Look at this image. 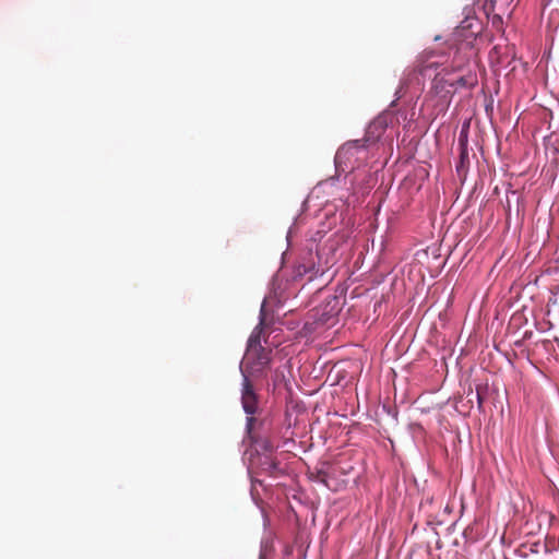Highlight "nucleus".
<instances>
[{
    "mask_svg": "<svg viewBox=\"0 0 559 559\" xmlns=\"http://www.w3.org/2000/svg\"><path fill=\"white\" fill-rule=\"evenodd\" d=\"M478 32H471L468 36L460 41H454L455 50L451 60L452 72H466L455 82L449 83L451 86L473 87L477 83L476 75L469 70L472 58L475 56L473 43Z\"/></svg>",
    "mask_w": 559,
    "mask_h": 559,
    "instance_id": "f257e3e1",
    "label": "nucleus"
},
{
    "mask_svg": "<svg viewBox=\"0 0 559 559\" xmlns=\"http://www.w3.org/2000/svg\"><path fill=\"white\" fill-rule=\"evenodd\" d=\"M368 140H353L344 143L335 154V165L342 171L353 170L366 158V143Z\"/></svg>",
    "mask_w": 559,
    "mask_h": 559,
    "instance_id": "f03ea898",
    "label": "nucleus"
},
{
    "mask_svg": "<svg viewBox=\"0 0 559 559\" xmlns=\"http://www.w3.org/2000/svg\"><path fill=\"white\" fill-rule=\"evenodd\" d=\"M271 362V350L262 347L247 349L245 355V371L249 376H262Z\"/></svg>",
    "mask_w": 559,
    "mask_h": 559,
    "instance_id": "7ed1b4c3",
    "label": "nucleus"
},
{
    "mask_svg": "<svg viewBox=\"0 0 559 559\" xmlns=\"http://www.w3.org/2000/svg\"><path fill=\"white\" fill-rule=\"evenodd\" d=\"M242 390H241V404L242 408L248 415H253L258 411V395L253 389L252 383L249 380L248 374L242 371ZM254 423V418L252 416L247 417V428L251 430L252 425Z\"/></svg>",
    "mask_w": 559,
    "mask_h": 559,
    "instance_id": "20e7f679",
    "label": "nucleus"
},
{
    "mask_svg": "<svg viewBox=\"0 0 559 559\" xmlns=\"http://www.w3.org/2000/svg\"><path fill=\"white\" fill-rule=\"evenodd\" d=\"M432 55L433 53L430 51H424L423 53H420L415 61L413 71L417 72L421 75H426L428 70H430L432 68L436 69L438 63L430 61V58L432 57Z\"/></svg>",
    "mask_w": 559,
    "mask_h": 559,
    "instance_id": "39448f33",
    "label": "nucleus"
},
{
    "mask_svg": "<svg viewBox=\"0 0 559 559\" xmlns=\"http://www.w3.org/2000/svg\"><path fill=\"white\" fill-rule=\"evenodd\" d=\"M473 27L472 20L466 16L465 20L461 23V25L456 28L454 33L453 41H460L464 39L466 36L471 34Z\"/></svg>",
    "mask_w": 559,
    "mask_h": 559,
    "instance_id": "423d86ee",
    "label": "nucleus"
},
{
    "mask_svg": "<svg viewBox=\"0 0 559 559\" xmlns=\"http://www.w3.org/2000/svg\"><path fill=\"white\" fill-rule=\"evenodd\" d=\"M263 332V328H262V324L258 325L254 328V330L252 331L249 340H248V346H247V349H250V348H258V347H262L261 345V334Z\"/></svg>",
    "mask_w": 559,
    "mask_h": 559,
    "instance_id": "0eeeda50",
    "label": "nucleus"
},
{
    "mask_svg": "<svg viewBox=\"0 0 559 559\" xmlns=\"http://www.w3.org/2000/svg\"><path fill=\"white\" fill-rule=\"evenodd\" d=\"M476 396H477L478 406L480 407L483 404V396H481L479 389H477Z\"/></svg>",
    "mask_w": 559,
    "mask_h": 559,
    "instance_id": "6e6552de",
    "label": "nucleus"
},
{
    "mask_svg": "<svg viewBox=\"0 0 559 559\" xmlns=\"http://www.w3.org/2000/svg\"><path fill=\"white\" fill-rule=\"evenodd\" d=\"M466 155H467V153H466V148L464 147V148L462 150V153H461V157H462V159H463Z\"/></svg>",
    "mask_w": 559,
    "mask_h": 559,
    "instance_id": "1a4fd4ad",
    "label": "nucleus"
}]
</instances>
